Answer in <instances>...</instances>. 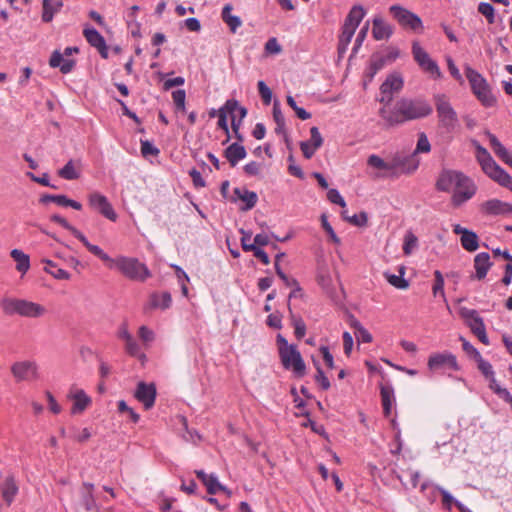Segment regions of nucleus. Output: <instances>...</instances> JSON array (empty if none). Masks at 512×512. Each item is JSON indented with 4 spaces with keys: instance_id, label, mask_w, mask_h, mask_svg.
Returning <instances> with one entry per match:
<instances>
[{
    "instance_id": "f257e3e1",
    "label": "nucleus",
    "mask_w": 512,
    "mask_h": 512,
    "mask_svg": "<svg viewBox=\"0 0 512 512\" xmlns=\"http://www.w3.org/2000/svg\"><path fill=\"white\" fill-rule=\"evenodd\" d=\"M432 112L433 108L426 99L404 97L398 100L392 109L381 108L379 115L387 126L394 127L428 117Z\"/></svg>"
},
{
    "instance_id": "f03ea898",
    "label": "nucleus",
    "mask_w": 512,
    "mask_h": 512,
    "mask_svg": "<svg viewBox=\"0 0 512 512\" xmlns=\"http://www.w3.org/2000/svg\"><path fill=\"white\" fill-rule=\"evenodd\" d=\"M472 144L482 171L493 181L512 191V177L495 162L486 148L477 141H473Z\"/></svg>"
},
{
    "instance_id": "7ed1b4c3",
    "label": "nucleus",
    "mask_w": 512,
    "mask_h": 512,
    "mask_svg": "<svg viewBox=\"0 0 512 512\" xmlns=\"http://www.w3.org/2000/svg\"><path fill=\"white\" fill-rule=\"evenodd\" d=\"M4 314L27 318H39L45 315L46 308L38 303L12 297H4L0 302Z\"/></svg>"
},
{
    "instance_id": "20e7f679",
    "label": "nucleus",
    "mask_w": 512,
    "mask_h": 512,
    "mask_svg": "<svg viewBox=\"0 0 512 512\" xmlns=\"http://www.w3.org/2000/svg\"><path fill=\"white\" fill-rule=\"evenodd\" d=\"M465 75L473 94L481 102V104L485 107L494 106L496 103V98L493 96L486 79L470 66L465 67Z\"/></svg>"
},
{
    "instance_id": "39448f33",
    "label": "nucleus",
    "mask_w": 512,
    "mask_h": 512,
    "mask_svg": "<svg viewBox=\"0 0 512 512\" xmlns=\"http://www.w3.org/2000/svg\"><path fill=\"white\" fill-rule=\"evenodd\" d=\"M113 268L118 269L125 277L134 281L144 282L151 277L148 267L137 258L119 256L114 259Z\"/></svg>"
},
{
    "instance_id": "423d86ee",
    "label": "nucleus",
    "mask_w": 512,
    "mask_h": 512,
    "mask_svg": "<svg viewBox=\"0 0 512 512\" xmlns=\"http://www.w3.org/2000/svg\"><path fill=\"white\" fill-rule=\"evenodd\" d=\"M434 102L440 125L447 131H453L459 124L458 115L445 94H435Z\"/></svg>"
},
{
    "instance_id": "0eeeda50",
    "label": "nucleus",
    "mask_w": 512,
    "mask_h": 512,
    "mask_svg": "<svg viewBox=\"0 0 512 512\" xmlns=\"http://www.w3.org/2000/svg\"><path fill=\"white\" fill-rule=\"evenodd\" d=\"M392 17L405 29L413 31H421L423 29V23L421 18L410 10L400 6L392 5L389 8Z\"/></svg>"
},
{
    "instance_id": "6e6552de",
    "label": "nucleus",
    "mask_w": 512,
    "mask_h": 512,
    "mask_svg": "<svg viewBox=\"0 0 512 512\" xmlns=\"http://www.w3.org/2000/svg\"><path fill=\"white\" fill-rule=\"evenodd\" d=\"M279 355L285 369L292 370L299 377L305 374L306 366L296 346L281 348Z\"/></svg>"
},
{
    "instance_id": "1a4fd4ad",
    "label": "nucleus",
    "mask_w": 512,
    "mask_h": 512,
    "mask_svg": "<svg viewBox=\"0 0 512 512\" xmlns=\"http://www.w3.org/2000/svg\"><path fill=\"white\" fill-rule=\"evenodd\" d=\"M412 55L419 67L435 78H441L442 73L437 63L430 55L420 46L418 41L412 43Z\"/></svg>"
},
{
    "instance_id": "9d476101",
    "label": "nucleus",
    "mask_w": 512,
    "mask_h": 512,
    "mask_svg": "<svg viewBox=\"0 0 512 512\" xmlns=\"http://www.w3.org/2000/svg\"><path fill=\"white\" fill-rule=\"evenodd\" d=\"M391 164L393 174H410L417 170L420 160L415 153L396 152L391 157Z\"/></svg>"
},
{
    "instance_id": "9b49d317",
    "label": "nucleus",
    "mask_w": 512,
    "mask_h": 512,
    "mask_svg": "<svg viewBox=\"0 0 512 512\" xmlns=\"http://www.w3.org/2000/svg\"><path fill=\"white\" fill-rule=\"evenodd\" d=\"M476 191L477 186L474 181L463 174L453 190L451 202L454 206L459 207L470 200L475 195Z\"/></svg>"
},
{
    "instance_id": "f8f14e48",
    "label": "nucleus",
    "mask_w": 512,
    "mask_h": 512,
    "mask_svg": "<svg viewBox=\"0 0 512 512\" xmlns=\"http://www.w3.org/2000/svg\"><path fill=\"white\" fill-rule=\"evenodd\" d=\"M403 78L399 73L390 74L380 87L381 96L379 101L385 105L392 100L393 94L403 88Z\"/></svg>"
},
{
    "instance_id": "ddd939ff",
    "label": "nucleus",
    "mask_w": 512,
    "mask_h": 512,
    "mask_svg": "<svg viewBox=\"0 0 512 512\" xmlns=\"http://www.w3.org/2000/svg\"><path fill=\"white\" fill-rule=\"evenodd\" d=\"M428 368L430 370H439V369H451L453 371H458L460 369L456 356L451 352H441V353H433L428 358Z\"/></svg>"
},
{
    "instance_id": "4468645a",
    "label": "nucleus",
    "mask_w": 512,
    "mask_h": 512,
    "mask_svg": "<svg viewBox=\"0 0 512 512\" xmlns=\"http://www.w3.org/2000/svg\"><path fill=\"white\" fill-rule=\"evenodd\" d=\"M88 203L91 208L97 210L105 218L116 221L117 214L113 209L112 205L108 201L107 197L99 192H92L88 195Z\"/></svg>"
},
{
    "instance_id": "2eb2a0df",
    "label": "nucleus",
    "mask_w": 512,
    "mask_h": 512,
    "mask_svg": "<svg viewBox=\"0 0 512 512\" xmlns=\"http://www.w3.org/2000/svg\"><path fill=\"white\" fill-rule=\"evenodd\" d=\"M156 386L154 383L139 382L137 384L134 396L143 404L145 409H150L154 406L156 399Z\"/></svg>"
},
{
    "instance_id": "dca6fc26",
    "label": "nucleus",
    "mask_w": 512,
    "mask_h": 512,
    "mask_svg": "<svg viewBox=\"0 0 512 512\" xmlns=\"http://www.w3.org/2000/svg\"><path fill=\"white\" fill-rule=\"evenodd\" d=\"M37 364L34 361H19L11 366V373L17 381L37 377Z\"/></svg>"
},
{
    "instance_id": "f3484780",
    "label": "nucleus",
    "mask_w": 512,
    "mask_h": 512,
    "mask_svg": "<svg viewBox=\"0 0 512 512\" xmlns=\"http://www.w3.org/2000/svg\"><path fill=\"white\" fill-rule=\"evenodd\" d=\"M243 108L239 105L238 101L235 99H229L225 102V104L218 110V127L222 129L226 134H229V128L227 123V116L233 119V116H236V112L240 114V109Z\"/></svg>"
},
{
    "instance_id": "a211bd4d",
    "label": "nucleus",
    "mask_w": 512,
    "mask_h": 512,
    "mask_svg": "<svg viewBox=\"0 0 512 512\" xmlns=\"http://www.w3.org/2000/svg\"><path fill=\"white\" fill-rule=\"evenodd\" d=\"M463 173L456 170H443L436 182V188L439 191L451 192L457 186Z\"/></svg>"
},
{
    "instance_id": "6ab92c4d",
    "label": "nucleus",
    "mask_w": 512,
    "mask_h": 512,
    "mask_svg": "<svg viewBox=\"0 0 512 512\" xmlns=\"http://www.w3.org/2000/svg\"><path fill=\"white\" fill-rule=\"evenodd\" d=\"M68 398L73 401L71 413L80 414L85 411L92 403L91 398L83 389L71 387Z\"/></svg>"
},
{
    "instance_id": "aec40b11",
    "label": "nucleus",
    "mask_w": 512,
    "mask_h": 512,
    "mask_svg": "<svg viewBox=\"0 0 512 512\" xmlns=\"http://www.w3.org/2000/svg\"><path fill=\"white\" fill-rule=\"evenodd\" d=\"M453 232L460 235V242L462 247L468 252H474L479 247V238L477 234L471 230L462 227L459 224L453 225Z\"/></svg>"
},
{
    "instance_id": "412c9836",
    "label": "nucleus",
    "mask_w": 512,
    "mask_h": 512,
    "mask_svg": "<svg viewBox=\"0 0 512 512\" xmlns=\"http://www.w3.org/2000/svg\"><path fill=\"white\" fill-rule=\"evenodd\" d=\"M311 137L308 141L300 143L301 151L305 158L310 159L323 144V138L317 127L310 129Z\"/></svg>"
},
{
    "instance_id": "4be33fe9",
    "label": "nucleus",
    "mask_w": 512,
    "mask_h": 512,
    "mask_svg": "<svg viewBox=\"0 0 512 512\" xmlns=\"http://www.w3.org/2000/svg\"><path fill=\"white\" fill-rule=\"evenodd\" d=\"M367 165L369 168L376 170L374 176L376 178H383L387 175H393L391 159L385 161L380 156L372 154L367 159Z\"/></svg>"
},
{
    "instance_id": "5701e85b",
    "label": "nucleus",
    "mask_w": 512,
    "mask_h": 512,
    "mask_svg": "<svg viewBox=\"0 0 512 512\" xmlns=\"http://www.w3.org/2000/svg\"><path fill=\"white\" fill-rule=\"evenodd\" d=\"M83 34L87 42L95 47L103 58L108 57V49L104 37L95 28H85Z\"/></svg>"
},
{
    "instance_id": "b1692460",
    "label": "nucleus",
    "mask_w": 512,
    "mask_h": 512,
    "mask_svg": "<svg viewBox=\"0 0 512 512\" xmlns=\"http://www.w3.org/2000/svg\"><path fill=\"white\" fill-rule=\"evenodd\" d=\"M481 209L488 215H506L512 213V204L498 199H491L484 202Z\"/></svg>"
},
{
    "instance_id": "393cba45",
    "label": "nucleus",
    "mask_w": 512,
    "mask_h": 512,
    "mask_svg": "<svg viewBox=\"0 0 512 512\" xmlns=\"http://www.w3.org/2000/svg\"><path fill=\"white\" fill-rule=\"evenodd\" d=\"M486 135L496 156L512 168V152L506 149L494 134L486 132Z\"/></svg>"
},
{
    "instance_id": "a878e982",
    "label": "nucleus",
    "mask_w": 512,
    "mask_h": 512,
    "mask_svg": "<svg viewBox=\"0 0 512 512\" xmlns=\"http://www.w3.org/2000/svg\"><path fill=\"white\" fill-rule=\"evenodd\" d=\"M492 266L490 255L486 252L477 254L474 258L475 278L482 280Z\"/></svg>"
},
{
    "instance_id": "bb28decb",
    "label": "nucleus",
    "mask_w": 512,
    "mask_h": 512,
    "mask_svg": "<svg viewBox=\"0 0 512 512\" xmlns=\"http://www.w3.org/2000/svg\"><path fill=\"white\" fill-rule=\"evenodd\" d=\"M76 238L83 243L89 252L101 259L109 268H113L114 259L104 252L99 246L90 243L82 232H80Z\"/></svg>"
},
{
    "instance_id": "cd10ccee",
    "label": "nucleus",
    "mask_w": 512,
    "mask_h": 512,
    "mask_svg": "<svg viewBox=\"0 0 512 512\" xmlns=\"http://www.w3.org/2000/svg\"><path fill=\"white\" fill-rule=\"evenodd\" d=\"M81 175V161L69 160L63 168L58 170V176L65 180H76Z\"/></svg>"
},
{
    "instance_id": "c85d7f7f",
    "label": "nucleus",
    "mask_w": 512,
    "mask_h": 512,
    "mask_svg": "<svg viewBox=\"0 0 512 512\" xmlns=\"http://www.w3.org/2000/svg\"><path fill=\"white\" fill-rule=\"evenodd\" d=\"M49 64L53 68H60L62 73L67 74L72 71L75 66V61L70 58H65V56L59 51H54L51 55Z\"/></svg>"
},
{
    "instance_id": "c756f323",
    "label": "nucleus",
    "mask_w": 512,
    "mask_h": 512,
    "mask_svg": "<svg viewBox=\"0 0 512 512\" xmlns=\"http://www.w3.org/2000/svg\"><path fill=\"white\" fill-rule=\"evenodd\" d=\"M63 7L62 0H42V21L49 23Z\"/></svg>"
},
{
    "instance_id": "7c9ffc66",
    "label": "nucleus",
    "mask_w": 512,
    "mask_h": 512,
    "mask_svg": "<svg viewBox=\"0 0 512 512\" xmlns=\"http://www.w3.org/2000/svg\"><path fill=\"white\" fill-rule=\"evenodd\" d=\"M246 155L245 147L238 143L231 144L225 150V157L233 167L236 166L240 160L244 159Z\"/></svg>"
},
{
    "instance_id": "2f4dec72",
    "label": "nucleus",
    "mask_w": 512,
    "mask_h": 512,
    "mask_svg": "<svg viewBox=\"0 0 512 512\" xmlns=\"http://www.w3.org/2000/svg\"><path fill=\"white\" fill-rule=\"evenodd\" d=\"M172 298L169 292L153 293L150 296L148 308L165 310L171 306Z\"/></svg>"
},
{
    "instance_id": "473e14b6",
    "label": "nucleus",
    "mask_w": 512,
    "mask_h": 512,
    "mask_svg": "<svg viewBox=\"0 0 512 512\" xmlns=\"http://www.w3.org/2000/svg\"><path fill=\"white\" fill-rule=\"evenodd\" d=\"M392 32V27L382 18H375L373 20L372 34L376 40L387 39L391 36Z\"/></svg>"
},
{
    "instance_id": "72a5a7b5",
    "label": "nucleus",
    "mask_w": 512,
    "mask_h": 512,
    "mask_svg": "<svg viewBox=\"0 0 512 512\" xmlns=\"http://www.w3.org/2000/svg\"><path fill=\"white\" fill-rule=\"evenodd\" d=\"M10 256L16 262V270L22 275L26 274L30 269V257L20 249H13Z\"/></svg>"
},
{
    "instance_id": "f704fd0d",
    "label": "nucleus",
    "mask_w": 512,
    "mask_h": 512,
    "mask_svg": "<svg viewBox=\"0 0 512 512\" xmlns=\"http://www.w3.org/2000/svg\"><path fill=\"white\" fill-rule=\"evenodd\" d=\"M232 10H233L232 5L231 4H226L222 8L221 18L227 24V26L229 27L230 31L232 33H235L237 31V29L239 27H241L242 20L240 19V17H238L236 15H232L231 14Z\"/></svg>"
},
{
    "instance_id": "c9c22d12",
    "label": "nucleus",
    "mask_w": 512,
    "mask_h": 512,
    "mask_svg": "<svg viewBox=\"0 0 512 512\" xmlns=\"http://www.w3.org/2000/svg\"><path fill=\"white\" fill-rule=\"evenodd\" d=\"M2 497L7 504H11L18 493V486L12 476L5 479L1 486Z\"/></svg>"
},
{
    "instance_id": "e433bc0d",
    "label": "nucleus",
    "mask_w": 512,
    "mask_h": 512,
    "mask_svg": "<svg viewBox=\"0 0 512 512\" xmlns=\"http://www.w3.org/2000/svg\"><path fill=\"white\" fill-rule=\"evenodd\" d=\"M234 193L238 197V199H240L242 202L245 203V206L242 207V210H250L257 203L258 196L253 191H249V190H246V189L235 188Z\"/></svg>"
},
{
    "instance_id": "4c0bfd02",
    "label": "nucleus",
    "mask_w": 512,
    "mask_h": 512,
    "mask_svg": "<svg viewBox=\"0 0 512 512\" xmlns=\"http://www.w3.org/2000/svg\"><path fill=\"white\" fill-rule=\"evenodd\" d=\"M381 399L384 414L389 416L392 406L395 403L394 390L392 386L386 385L381 387Z\"/></svg>"
},
{
    "instance_id": "58836bf2",
    "label": "nucleus",
    "mask_w": 512,
    "mask_h": 512,
    "mask_svg": "<svg viewBox=\"0 0 512 512\" xmlns=\"http://www.w3.org/2000/svg\"><path fill=\"white\" fill-rule=\"evenodd\" d=\"M404 275L405 268L403 266L399 268V275L391 274L388 272L384 273V277L389 284H391L397 289L402 290H405L409 287V282L404 278Z\"/></svg>"
},
{
    "instance_id": "ea45409f",
    "label": "nucleus",
    "mask_w": 512,
    "mask_h": 512,
    "mask_svg": "<svg viewBox=\"0 0 512 512\" xmlns=\"http://www.w3.org/2000/svg\"><path fill=\"white\" fill-rule=\"evenodd\" d=\"M364 16V8L361 5H356L352 7V9L350 10L348 16L345 19L344 24L354 29H357Z\"/></svg>"
},
{
    "instance_id": "a19ab883",
    "label": "nucleus",
    "mask_w": 512,
    "mask_h": 512,
    "mask_svg": "<svg viewBox=\"0 0 512 512\" xmlns=\"http://www.w3.org/2000/svg\"><path fill=\"white\" fill-rule=\"evenodd\" d=\"M93 485L85 483L82 489L81 504L87 511H93L96 509V503L92 494Z\"/></svg>"
},
{
    "instance_id": "79ce46f5",
    "label": "nucleus",
    "mask_w": 512,
    "mask_h": 512,
    "mask_svg": "<svg viewBox=\"0 0 512 512\" xmlns=\"http://www.w3.org/2000/svg\"><path fill=\"white\" fill-rule=\"evenodd\" d=\"M43 263L46 264L44 270L51 274L54 278L60 280H68L70 278V274L66 270L58 268L53 261L44 259Z\"/></svg>"
},
{
    "instance_id": "37998d69",
    "label": "nucleus",
    "mask_w": 512,
    "mask_h": 512,
    "mask_svg": "<svg viewBox=\"0 0 512 512\" xmlns=\"http://www.w3.org/2000/svg\"><path fill=\"white\" fill-rule=\"evenodd\" d=\"M356 29L352 28V27H349L347 25H343L342 27V33L339 37V46H338V49H339V52L340 53H343L346 51L349 43L351 42V39L355 33Z\"/></svg>"
},
{
    "instance_id": "c03bdc74",
    "label": "nucleus",
    "mask_w": 512,
    "mask_h": 512,
    "mask_svg": "<svg viewBox=\"0 0 512 512\" xmlns=\"http://www.w3.org/2000/svg\"><path fill=\"white\" fill-rule=\"evenodd\" d=\"M418 248V238L416 235L411 232L407 231L404 236V242H403V252L406 256L411 255L416 249Z\"/></svg>"
},
{
    "instance_id": "a18cd8bd",
    "label": "nucleus",
    "mask_w": 512,
    "mask_h": 512,
    "mask_svg": "<svg viewBox=\"0 0 512 512\" xmlns=\"http://www.w3.org/2000/svg\"><path fill=\"white\" fill-rule=\"evenodd\" d=\"M204 485L206 486L209 494H216L219 491L228 492L226 487L219 482L218 477L215 474H209Z\"/></svg>"
},
{
    "instance_id": "49530a36",
    "label": "nucleus",
    "mask_w": 512,
    "mask_h": 512,
    "mask_svg": "<svg viewBox=\"0 0 512 512\" xmlns=\"http://www.w3.org/2000/svg\"><path fill=\"white\" fill-rule=\"evenodd\" d=\"M353 327L355 328V337L358 342L362 343H370L373 340V337L371 333L364 328L359 322L355 321L353 324Z\"/></svg>"
},
{
    "instance_id": "de8ad7c7",
    "label": "nucleus",
    "mask_w": 512,
    "mask_h": 512,
    "mask_svg": "<svg viewBox=\"0 0 512 512\" xmlns=\"http://www.w3.org/2000/svg\"><path fill=\"white\" fill-rule=\"evenodd\" d=\"M172 99L175 105V108L178 112H186V92L183 89H178L172 92Z\"/></svg>"
},
{
    "instance_id": "09e8293b",
    "label": "nucleus",
    "mask_w": 512,
    "mask_h": 512,
    "mask_svg": "<svg viewBox=\"0 0 512 512\" xmlns=\"http://www.w3.org/2000/svg\"><path fill=\"white\" fill-rule=\"evenodd\" d=\"M434 284L432 287V292L434 296L440 295L444 300L445 298V292H444V278L442 273L439 270H436L434 272Z\"/></svg>"
},
{
    "instance_id": "8fccbe9b",
    "label": "nucleus",
    "mask_w": 512,
    "mask_h": 512,
    "mask_svg": "<svg viewBox=\"0 0 512 512\" xmlns=\"http://www.w3.org/2000/svg\"><path fill=\"white\" fill-rule=\"evenodd\" d=\"M430 150L431 145L426 134L423 132L419 133L416 148L412 153H415V156H417L419 153H429Z\"/></svg>"
},
{
    "instance_id": "3c124183",
    "label": "nucleus",
    "mask_w": 512,
    "mask_h": 512,
    "mask_svg": "<svg viewBox=\"0 0 512 512\" xmlns=\"http://www.w3.org/2000/svg\"><path fill=\"white\" fill-rule=\"evenodd\" d=\"M125 349L126 352L133 357L140 359L145 358V355L140 352V346L133 336L125 341Z\"/></svg>"
},
{
    "instance_id": "603ef678",
    "label": "nucleus",
    "mask_w": 512,
    "mask_h": 512,
    "mask_svg": "<svg viewBox=\"0 0 512 512\" xmlns=\"http://www.w3.org/2000/svg\"><path fill=\"white\" fill-rule=\"evenodd\" d=\"M435 489L442 495V504L445 509L451 510L453 505L457 507V503H460L443 487L435 486Z\"/></svg>"
},
{
    "instance_id": "864d4df0",
    "label": "nucleus",
    "mask_w": 512,
    "mask_h": 512,
    "mask_svg": "<svg viewBox=\"0 0 512 512\" xmlns=\"http://www.w3.org/2000/svg\"><path fill=\"white\" fill-rule=\"evenodd\" d=\"M244 250L253 252L254 256L258 258L264 265H268L270 263V259L267 253L260 247L255 246V244L244 243Z\"/></svg>"
},
{
    "instance_id": "5fc2aeb1",
    "label": "nucleus",
    "mask_w": 512,
    "mask_h": 512,
    "mask_svg": "<svg viewBox=\"0 0 512 512\" xmlns=\"http://www.w3.org/2000/svg\"><path fill=\"white\" fill-rule=\"evenodd\" d=\"M478 11L486 17L487 21L490 24L494 23L495 17H494V8L491 4L486 2H481L478 5Z\"/></svg>"
},
{
    "instance_id": "6e6d98bb",
    "label": "nucleus",
    "mask_w": 512,
    "mask_h": 512,
    "mask_svg": "<svg viewBox=\"0 0 512 512\" xmlns=\"http://www.w3.org/2000/svg\"><path fill=\"white\" fill-rule=\"evenodd\" d=\"M258 91L262 98V101L265 105H269L272 100V91L271 89L266 85L264 81H259L258 84Z\"/></svg>"
},
{
    "instance_id": "4d7b16f0",
    "label": "nucleus",
    "mask_w": 512,
    "mask_h": 512,
    "mask_svg": "<svg viewBox=\"0 0 512 512\" xmlns=\"http://www.w3.org/2000/svg\"><path fill=\"white\" fill-rule=\"evenodd\" d=\"M475 360L477 361L478 369L486 378H490L494 375L492 365L488 361L484 360L481 355Z\"/></svg>"
},
{
    "instance_id": "13d9d810",
    "label": "nucleus",
    "mask_w": 512,
    "mask_h": 512,
    "mask_svg": "<svg viewBox=\"0 0 512 512\" xmlns=\"http://www.w3.org/2000/svg\"><path fill=\"white\" fill-rule=\"evenodd\" d=\"M138 335L144 345L150 344L155 339V333L144 325L139 328Z\"/></svg>"
},
{
    "instance_id": "bf43d9fd",
    "label": "nucleus",
    "mask_w": 512,
    "mask_h": 512,
    "mask_svg": "<svg viewBox=\"0 0 512 512\" xmlns=\"http://www.w3.org/2000/svg\"><path fill=\"white\" fill-rule=\"evenodd\" d=\"M51 220L53 222L58 223L63 228L67 229L68 231H70L75 237H77V235L80 233V231L77 228L72 226L65 218H63L62 216H60L58 214L52 215Z\"/></svg>"
},
{
    "instance_id": "052dcab7",
    "label": "nucleus",
    "mask_w": 512,
    "mask_h": 512,
    "mask_svg": "<svg viewBox=\"0 0 512 512\" xmlns=\"http://www.w3.org/2000/svg\"><path fill=\"white\" fill-rule=\"evenodd\" d=\"M246 115H247V109L246 108H241L240 109L239 122H236V116H233V119H232V129H233V131L235 133V136H236L237 140H239L240 142L243 141V137L239 133V129H240L242 121L246 117Z\"/></svg>"
},
{
    "instance_id": "680f3d73",
    "label": "nucleus",
    "mask_w": 512,
    "mask_h": 512,
    "mask_svg": "<svg viewBox=\"0 0 512 512\" xmlns=\"http://www.w3.org/2000/svg\"><path fill=\"white\" fill-rule=\"evenodd\" d=\"M40 202L43 204H46L48 202H54L59 206H65V204L67 202V197L65 195L45 194V195L41 196Z\"/></svg>"
},
{
    "instance_id": "e2e57ef3",
    "label": "nucleus",
    "mask_w": 512,
    "mask_h": 512,
    "mask_svg": "<svg viewBox=\"0 0 512 512\" xmlns=\"http://www.w3.org/2000/svg\"><path fill=\"white\" fill-rule=\"evenodd\" d=\"M292 324L294 326V333L296 338L301 339L306 333V325L301 318L292 317Z\"/></svg>"
},
{
    "instance_id": "0e129e2a",
    "label": "nucleus",
    "mask_w": 512,
    "mask_h": 512,
    "mask_svg": "<svg viewBox=\"0 0 512 512\" xmlns=\"http://www.w3.org/2000/svg\"><path fill=\"white\" fill-rule=\"evenodd\" d=\"M327 198L331 203L337 204L343 208L346 206L344 198L337 189H329L327 192Z\"/></svg>"
},
{
    "instance_id": "69168bd1",
    "label": "nucleus",
    "mask_w": 512,
    "mask_h": 512,
    "mask_svg": "<svg viewBox=\"0 0 512 512\" xmlns=\"http://www.w3.org/2000/svg\"><path fill=\"white\" fill-rule=\"evenodd\" d=\"M369 30V23H365V25L360 29V31L357 34L355 44L353 47V52L356 53L358 49L361 47L363 41L365 40L367 33Z\"/></svg>"
},
{
    "instance_id": "338daca9",
    "label": "nucleus",
    "mask_w": 512,
    "mask_h": 512,
    "mask_svg": "<svg viewBox=\"0 0 512 512\" xmlns=\"http://www.w3.org/2000/svg\"><path fill=\"white\" fill-rule=\"evenodd\" d=\"M141 153L143 156H156L159 154V149L147 140L141 141Z\"/></svg>"
},
{
    "instance_id": "774afa93",
    "label": "nucleus",
    "mask_w": 512,
    "mask_h": 512,
    "mask_svg": "<svg viewBox=\"0 0 512 512\" xmlns=\"http://www.w3.org/2000/svg\"><path fill=\"white\" fill-rule=\"evenodd\" d=\"M265 51L268 54H279L282 51V48L277 39L273 37L266 42Z\"/></svg>"
}]
</instances>
